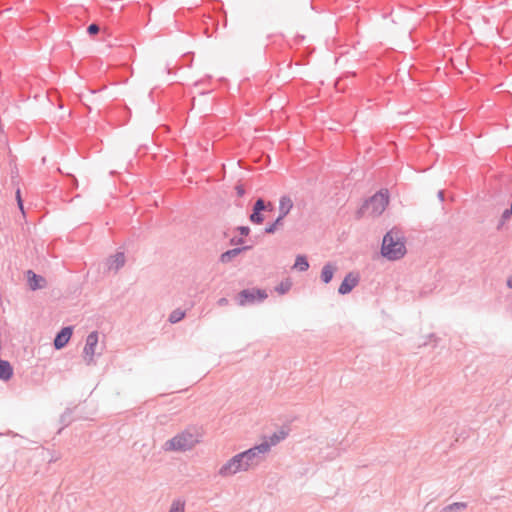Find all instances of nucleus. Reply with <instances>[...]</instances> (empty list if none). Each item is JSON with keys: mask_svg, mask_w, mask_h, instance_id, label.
<instances>
[{"mask_svg": "<svg viewBox=\"0 0 512 512\" xmlns=\"http://www.w3.org/2000/svg\"><path fill=\"white\" fill-rule=\"evenodd\" d=\"M406 252L405 240L400 231L392 229L384 235L381 245V254L384 258L391 261L399 260Z\"/></svg>", "mask_w": 512, "mask_h": 512, "instance_id": "nucleus-1", "label": "nucleus"}, {"mask_svg": "<svg viewBox=\"0 0 512 512\" xmlns=\"http://www.w3.org/2000/svg\"><path fill=\"white\" fill-rule=\"evenodd\" d=\"M200 433L198 428L189 427L184 431L176 434L173 438L164 443L165 451H180L184 452L191 450L200 441Z\"/></svg>", "mask_w": 512, "mask_h": 512, "instance_id": "nucleus-2", "label": "nucleus"}, {"mask_svg": "<svg viewBox=\"0 0 512 512\" xmlns=\"http://www.w3.org/2000/svg\"><path fill=\"white\" fill-rule=\"evenodd\" d=\"M389 204V191L388 189H381L370 198L365 200L359 208L357 215L362 217L366 214L377 217L380 216Z\"/></svg>", "mask_w": 512, "mask_h": 512, "instance_id": "nucleus-3", "label": "nucleus"}, {"mask_svg": "<svg viewBox=\"0 0 512 512\" xmlns=\"http://www.w3.org/2000/svg\"><path fill=\"white\" fill-rule=\"evenodd\" d=\"M269 451V445L266 443H260L251 447L243 452L241 456L244 459V464L247 469L257 466L264 458V455Z\"/></svg>", "mask_w": 512, "mask_h": 512, "instance_id": "nucleus-4", "label": "nucleus"}, {"mask_svg": "<svg viewBox=\"0 0 512 512\" xmlns=\"http://www.w3.org/2000/svg\"><path fill=\"white\" fill-rule=\"evenodd\" d=\"M267 297L268 295L263 289L248 288L240 291L236 297V300L239 306H247L256 303H262Z\"/></svg>", "mask_w": 512, "mask_h": 512, "instance_id": "nucleus-5", "label": "nucleus"}, {"mask_svg": "<svg viewBox=\"0 0 512 512\" xmlns=\"http://www.w3.org/2000/svg\"><path fill=\"white\" fill-rule=\"evenodd\" d=\"M240 456L241 453H238L229 459L225 464L221 466L218 474L222 477H228L235 475L238 472L248 471L246 465L244 464V459Z\"/></svg>", "mask_w": 512, "mask_h": 512, "instance_id": "nucleus-6", "label": "nucleus"}, {"mask_svg": "<svg viewBox=\"0 0 512 512\" xmlns=\"http://www.w3.org/2000/svg\"><path fill=\"white\" fill-rule=\"evenodd\" d=\"M272 209V203L269 202L268 204H266L262 198H258L253 205L252 213L249 216V220L254 224H262L264 221V216L262 212L265 210L271 211Z\"/></svg>", "mask_w": 512, "mask_h": 512, "instance_id": "nucleus-7", "label": "nucleus"}, {"mask_svg": "<svg viewBox=\"0 0 512 512\" xmlns=\"http://www.w3.org/2000/svg\"><path fill=\"white\" fill-rule=\"evenodd\" d=\"M97 344H98V332L93 331L88 334V336L86 338V344L84 347V351H83L87 364H90L93 361V357L95 355V348H96Z\"/></svg>", "mask_w": 512, "mask_h": 512, "instance_id": "nucleus-8", "label": "nucleus"}, {"mask_svg": "<svg viewBox=\"0 0 512 512\" xmlns=\"http://www.w3.org/2000/svg\"><path fill=\"white\" fill-rule=\"evenodd\" d=\"M359 283V275L353 272H349L338 288L340 295H346L350 293Z\"/></svg>", "mask_w": 512, "mask_h": 512, "instance_id": "nucleus-9", "label": "nucleus"}, {"mask_svg": "<svg viewBox=\"0 0 512 512\" xmlns=\"http://www.w3.org/2000/svg\"><path fill=\"white\" fill-rule=\"evenodd\" d=\"M73 333V328L71 326L63 327L55 336L53 345L56 350H60L64 348L69 342Z\"/></svg>", "mask_w": 512, "mask_h": 512, "instance_id": "nucleus-10", "label": "nucleus"}, {"mask_svg": "<svg viewBox=\"0 0 512 512\" xmlns=\"http://www.w3.org/2000/svg\"><path fill=\"white\" fill-rule=\"evenodd\" d=\"M252 247V245H246L227 250L220 255L219 261L223 264H227L231 262L233 258H235L244 251L250 250Z\"/></svg>", "mask_w": 512, "mask_h": 512, "instance_id": "nucleus-11", "label": "nucleus"}, {"mask_svg": "<svg viewBox=\"0 0 512 512\" xmlns=\"http://www.w3.org/2000/svg\"><path fill=\"white\" fill-rule=\"evenodd\" d=\"M27 281H28L29 288L32 291L41 289L46 284V279L44 277H42L41 275L34 273L32 270L27 271Z\"/></svg>", "mask_w": 512, "mask_h": 512, "instance_id": "nucleus-12", "label": "nucleus"}, {"mask_svg": "<svg viewBox=\"0 0 512 512\" xmlns=\"http://www.w3.org/2000/svg\"><path fill=\"white\" fill-rule=\"evenodd\" d=\"M125 264V254L123 252H117L115 255L111 256L107 261V266L109 270L118 271Z\"/></svg>", "mask_w": 512, "mask_h": 512, "instance_id": "nucleus-13", "label": "nucleus"}, {"mask_svg": "<svg viewBox=\"0 0 512 512\" xmlns=\"http://www.w3.org/2000/svg\"><path fill=\"white\" fill-rule=\"evenodd\" d=\"M293 208V202L291 198L287 195H284L279 200V217L285 218L291 209Z\"/></svg>", "mask_w": 512, "mask_h": 512, "instance_id": "nucleus-14", "label": "nucleus"}, {"mask_svg": "<svg viewBox=\"0 0 512 512\" xmlns=\"http://www.w3.org/2000/svg\"><path fill=\"white\" fill-rule=\"evenodd\" d=\"M13 376V367L9 361L0 358V380L8 381Z\"/></svg>", "mask_w": 512, "mask_h": 512, "instance_id": "nucleus-15", "label": "nucleus"}, {"mask_svg": "<svg viewBox=\"0 0 512 512\" xmlns=\"http://www.w3.org/2000/svg\"><path fill=\"white\" fill-rule=\"evenodd\" d=\"M335 271H336V266L333 263H331V262L326 263L323 266L322 271H321V276H320L321 281L325 284H328L333 279Z\"/></svg>", "mask_w": 512, "mask_h": 512, "instance_id": "nucleus-16", "label": "nucleus"}, {"mask_svg": "<svg viewBox=\"0 0 512 512\" xmlns=\"http://www.w3.org/2000/svg\"><path fill=\"white\" fill-rule=\"evenodd\" d=\"M288 433L285 430H279L277 432H274L271 436H269V439L266 441H263L262 443H266L269 445V449L272 446H275L280 441L284 440L287 437Z\"/></svg>", "mask_w": 512, "mask_h": 512, "instance_id": "nucleus-17", "label": "nucleus"}, {"mask_svg": "<svg viewBox=\"0 0 512 512\" xmlns=\"http://www.w3.org/2000/svg\"><path fill=\"white\" fill-rule=\"evenodd\" d=\"M293 268L297 269L300 272H305L309 269V262L304 255H298L295 259V263Z\"/></svg>", "mask_w": 512, "mask_h": 512, "instance_id": "nucleus-18", "label": "nucleus"}, {"mask_svg": "<svg viewBox=\"0 0 512 512\" xmlns=\"http://www.w3.org/2000/svg\"><path fill=\"white\" fill-rule=\"evenodd\" d=\"M283 220H284L283 218L278 216L273 223H271L265 227V230H264L265 233L266 234L275 233L277 228L283 224Z\"/></svg>", "mask_w": 512, "mask_h": 512, "instance_id": "nucleus-19", "label": "nucleus"}, {"mask_svg": "<svg viewBox=\"0 0 512 512\" xmlns=\"http://www.w3.org/2000/svg\"><path fill=\"white\" fill-rule=\"evenodd\" d=\"M184 317L185 312L180 309H176L170 313L168 320L170 323L175 324L181 321Z\"/></svg>", "mask_w": 512, "mask_h": 512, "instance_id": "nucleus-20", "label": "nucleus"}, {"mask_svg": "<svg viewBox=\"0 0 512 512\" xmlns=\"http://www.w3.org/2000/svg\"><path fill=\"white\" fill-rule=\"evenodd\" d=\"M73 410L70 408H66V410L63 412V414L60 417V422L64 426H68L71 423V416H72Z\"/></svg>", "mask_w": 512, "mask_h": 512, "instance_id": "nucleus-21", "label": "nucleus"}, {"mask_svg": "<svg viewBox=\"0 0 512 512\" xmlns=\"http://www.w3.org/2000/svg\"><path fill=\"white\" fill-rule=\"evenodd\" d=\"M185 503L181 500L173 501L169 512H184Z\"/></svg>", "mask_w": 512, "mask_h": 512, "instance_id": "nucleus-22", "label": "nucleus"}, {"mask_svg": "<svg viewBox=\"0 0 512 512\" xmlns=\"http://www.w3.org/2000/svg\"><path fill=\"white\" fill-rule=\"evenodd\" d=\"M291 288V283L286 281V282H281L277 287H276V291L279 293V294H285L287 293Z\"/></svg>", "mask_w": 512, "mask_h": 512, "instance_id": "nucleus-23", "label": "nucleus"}, {"mask_svg": "<svg viewBox=\"0 0 512 512\" xmlns=\"http://www.w3.org/2000/svg\"><path fill=\"white\" fill-rule=\"evenodd\" d=\"M100 30V27L96 23H92L87 27V33L89 35H96Z\"/></svg>", "mask_w": 512, "mask_h": 512, "instance_id": "nucleus-24", "label": "nucleus"}, {"mask_svg": "<svg viewBox=\"0 0 512 512\" xmlns=\"http://www.w3.org/2000/svg\"><path fill=\"white\" fill-rule=\"evenodd\" d=\"M236 230L239 231L242 236H248L250 233V228L248 226H238Z\"/></svg>", "mask_w": 512, "mask_h": 512, "instance_id": "nucleus-25", "label": "nucleus"}, {"mask_svg": "<svg viewBox=\"0 0 512 512\" xmlns=\"http://www.w3.org/2000/svg\"><path fill=\"white\" fill-rule=\"evenodd\" d=\"M16 199H17V204H18L19 209L22 211V213H24L23 200L21 198L19 189L16 191Z\"/></svg>", "mask_w": 512, "mask_h": 512, "instance_id": "nucleus-26", "label": "nucleus"}, {"mask_svg": "<svg viewBox=\"0 0 512 512\" xmlns=\"http://www.w3.org/2000/svg\"><path fill=\"white\" fill-rule=\"evenodd\" d=\"M512 217V209L509 207L508 209H505L501 215V218L503 221H507Z\"/></svg>", "mask_w": 512, "mask_h": 512, "instance_id": "nucleus-27", "label": "nucleus"}, {"mask_svg": "<svg viewBox=\"0 0 512 512\" xmlns=\"http://www.w3.org/2000/svg\"><path fill=\"white\" fill-rule=\"evenodd\" d=\"M245 242L243 237H233L230 239L231 245H243Z\"/></svg>", "mask_w": 512, "mask_h": 512, "instance_id": "nucleus-28", "label": "nucleus"}, {"mask_svg": "<svg viewBox=\"0 0 512 512\" xmlns=\"http://www.w3.org/2000/svg\"><path fill=\"white\" fill-rule=\"evenodd\" d=\"M236 191H237V194H238L239 196H243V195H244V193H245V190H244V188H243L242 186H237V187H236Z\"/></svg>", "mask_w": 512, "mask_h": 512, "instance_id": "nucleus-29", "label": "nucleus"}, {"mask_svg": "<svg viewBox=\"0 0 512 512\" xmlns=\"http://www.w3.org/2000/svg\"><path fill=\"white\" fill-rule=\"evenodd\" d=\"M438 198L440 199V201H444V191L443 190H440L438 192Z\"/></svg>", "mask_w": 512, "mask_h": 512, "instance_id": "nucleus-30", "label": "nucleus"}, {"mask_svg": "<svg viewBox=\"0 0 512 512\" xmlns=\"http://www.w3.org/2000/svg\"><path fill=\"white\" fill-rule=\"evenodd\" d=\"M506 284L510 289H512V275L508 277Z\"/></svg>", "mask_w": 512, "mask_h": 512, "instance_id": "nucleus-31", "label": "nucleus"}, {"mask_svg": "<svg viewBox=\"0 0 512 512\" xmlns=\"http://www.w3.org/2000/svg\"><path fill=\"white\" fill-rule=\"evenodd\" d=\"M506 221H503V219L501 218L498 225H497V230H500L502 228V226L505 224Z\"/></svg>", "mask_w": 512, "mask_h": 512, "instance_id": "nucleus-32", "label": "nucleus"}, {"mask_svg": "<svg viewBox=\"0 0 512 512\" xmlns=\"http://www.w3.org/2000/svg\"><path fill=\"white\" fill-rule=\"evenodd\" d=\"M226 303H227V299H226V298H221V299H219V301H218V304H219V305H225Z\"/></svg>", "mask_w": 512, "mask_h": 512, "instance_id": "nucleus-33", "label": "nucleus"}, {"mask_svg": "<svg viewBox=\"0 0 512 512\" xmlns=\"http://www.w3.org/2000/svg\"><path fill=\"white\" fill-rule=\"evenodd\" d=\"M510 208L512 209V201H511V204H510Z\"/></svg>", "mask_w": 512, "mask_h": 512, "instance_id": "nucleus-34", "label": "nucleus"}]
</instances>
